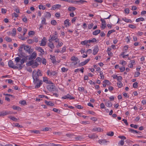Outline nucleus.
I'll return each instance as SVG.
<instances>
[{
  "instance_id": "8fccbe9b",
  "label": "nucleus",
  "mask_w": 146,
  "mask_h": 146,
  "mask_svg": "<svg viewBox=\"0 0 146 146\" xmlns=\"http://www.w3.org/2000/svg\"><path fill=\"white\" fill-rule=\"evenodd\" d=\"M24 48V44H22L20 46L19 48V49H18V51H21L22 50H23V48Z\"/></svg>"
},
{
  "instance_id": "f704fd0d",
  "label": "nucleus",
  "mask_w": 146,
  "mask_h": 146,
  "mask_svg": "<svg viewBox=\"0 0 146 146\" xmlns=\"http://www.w3.org/2000/svg\"><path fill=\"white\" fill-rule=\"evenodd\" d=\"M33 61H34L33 60L29 61L27 63L26 65L27 66H29L31 65L32 66L33 64Z\"/></svg>"
},
{
  "instance_id": "412c9836",
  "label": "nucleus",
  "mask_w": 146,
  "mask_h": 146,
  "mask_svg": "<svg viewBox=\"0 0 146 146\" xmlns=\"http://www.w3.org/2000/svg\"><path fill=\"white\" fill-rule=\"evenodd\" d=\"M115 32V31L114 29L111 30L109 31L107 35V36L108 37H109L111 33Z\"/></svg>"
},
{
  "instance_id": "4c0bfd02",
  "label": "nucleus",
  "mask_w": 146,
  "mask_h": 146,
  "mask_svg": "<svg viewBox=\"0 0 146 146\" xmlns=\"http://www.w3.org/2000/svg\"><path fill=\"white\" fill-rule=\"evenodd\" d=\"M88 43V40H85L84 41L81 42V44L82 45H85L86 44Z\"/></svg>"
},
{
  "instance_id": "e433bc0d",
  "label": "nucleus",
  "mask_w": 146,
  "mask_h": 146,
  "mask_svg": "<svg viewBox=\"0 0 146 146\" xmlns=\"http://www.w3.org/2000/svg\"><path fill=\"white\" fill-rule=\"evenodd\" d=\"M117 85L118 87L119 88H121L122 86V84L121 81H119L117 83Z\"/></svg>"
},
{
  "instance_id": "680f3d73",
  "label": "nucleus",
  "mask_w": 146,
  "mask_h": 146,
  "mask_svg": "<svg viewBox=\"0 0 146 146\" xmlns=\"http://www.w3.org/2000/svg\"><path fill=\"white\" fill-rule=\"evenodd\" d=\"M5 39L6 41L8 42H11L12 41V39L9 37H6Z\"/></svg>"
},
{
  "instance_id": "09e8293b",
  "label": "nucleus",
  "mask_w": 146,
  "mask_h": 146,
  "mask_svg": "<svg viewBox=\"0 0 146 146\" xmlns=\"http://www.w3.org/2000/svg\"><path fill=\"white\" fill-rule=\"evenodd\" d=\"M69 20L68 19H67L65 20L64 21V23L65 25L67 24L68 26H69L70 23L69 22Z\"/></svg>"
},
{
  "instance_id": "603ef678",
  "label": "nucleus",
  "mask_w": 146,
  "mask_h": 146,
  "mask_svg": "<svg viewBox=\"0 0 146 146\" xmlns=\"http://www.w3.org/2000/svg\"><path fill=\"white\" fill-rule=\"evenodd\" d=\"M107 135L109 136H112L113 135L114 133L113 131L110 132L108 133Z\"/></svg>"
},
{
  "instance_id": "72a5a7b5",
  "label": "nucleus",
  "mask_w": 146,
  "mask_h": 146,
  "mask_svg": "<svg viewBox=\"0 0 146 146\" xmlns=\"http://www.w3.org/2000/svg\"><path fill=\"white\" fill-rule=\"evenodd\" d=\"M108 142V141H106L105 140H99V142L101 144H104Z\"/></svg>"
},
{
  "instance_id": "393cba45",
  "label": "nucleus",
  "mask_w": 146,
  "mask_h": 146,
  "mask_svg": "<svg viewBox=\"0 0 146 146\" xmlns=\"http://www.w3.org/2000/svg\"><path fill=\"white\" fill-rule=\"evenodd\" d=\"M48 46L51 49H53L54 48V46L53 43L51 42H50L48 43Z\"/></svg>"
},
{
  "instance_id": "9d476101",
  "label": "nucleus",
  "mask_w": 146,
  "mask_h": 146,
  "mask_svg": "<svg viewBox=\"0 0 146 146\" xmlns=\"http://www.w3.org/2000/svg\"><path fill=\"white\" fill-rule=\"evenodd\" d=\"M45 37H44L42 39L41 42L40 43V45L42 46H44L46 44V42L45 41Z\"/></svg>"
},
{
  "instance_id": "cd10ccee",
  "label": "nucleus",
  "mask_w": 146,
  "mask_h": 146,
  "mask_svg": "<svg viewBox=\"0 0 146 146\" xmlns=\"http://www.w3.org/2000/svg\"><path fill=\"white\" fill-rule=\"evenodd\" d=\"M144 20V19L143 18L140 17L137 19H136V21L137 22H139L141 21H143Z\"/></svg>"
},
{
  "instance_id": "2eb2a0df",
  "label": "nucleus",
  "mask_w": 146,
  "mask_h": 146,
  "mask_svg": "<svg viewBox=\"0 0 146 146\" xmlns=\"http://www.w3.org/2000/svg\"><path fill=\"white\" fill-rule=\"evenodd\" d=\"M1 112L2 116H4L7 115H9L11 113H12L11 112H9V111H3Z\"/></svg>"
},
{
  "instance_id": "2f4dec72",
  "label": "nucleus",
  "mask_w": 146,
  "mask_h": 146,
  "mask_svg": "<svg viewBox=\"0 0 146 146\" xmlns=\"http://www.w3.org/2000/svg\"><path fill=\"white\" fill-rule=\"evenodd\" d=\"M35 70V73L36 74H37L39 76H41L42 75L41 73V72L38 69V70L37 72H36V71Z\"/></svg>"
},
{
  "instance_id": "aec40b11",
  "label": "nucleus",
  "mask_w": 146,
  "mask_h": 146,
  "mask_svg": "<svg viewBox=\"0 0 146 146\" xmlns=\"http://www.w3.org/2000/svg\"><path fill=\"white\" fill-rule=\"evenodd\" d=\"M105 105L108 107H111L112 106V104L111 102L109 101H108L105 103Z\"/></svg>"
},
{
  "instance_id": "f8f14e48",
  "label": "nucleus",
  "mask_w": 146,
  "mask_h": 146,
  "mask_svg": "<svg viewBox=\"0 0 146 146\" xmlns=\"http://www.w3.org/2000/svg\"><path fill=\"white\" fill-rule=\"evenodd\" d=\"M61 7V5H60L57 4L54 5L52 7V8L51 9L52 10H55L56 9H58L60 7Z\"/></svg>"
},
{
  "instance_id": "7ed1b4c3",
  "label": "nucleus",
  "mask_w": 146,
  "mask_h": 146,
  "mask_svg": "<svg viewBox=\"0 0 146 146\" xmlns=\"http://www.w3.org/2000/svg\"><path fill=\"white\" fill-rule=\"evenodd\" d=\"M24 50L29 54H31L33 51V49L31 48V47L28 45L25 46V45Z\"/></svg>"
},
{
  "instance_id": "79ce46f5",
  "label": "nucleus",
  "mask_w": 146,
  "mask_h": 146,
  "mask_svg": "<svg viewBox=\"0 0 146 146\" xmlns=\"http://www.w3.org/2000/svg\"><path fill=\"white\" fill-rule=\"evenodd\" d=\"M42 20L41 21V23L42 24H44L46 25V19L43 17H42L41 18Z\"/></svg>"
},
{
  "instance_id": "c9c22d12",
  "label": "nucleus",
  "mask_w": 146,
  "mask_h": 146,
  "mask_svg": "<svg viewBox=\"0 0 146 146\" xmlns=\"http://www.w3.org/2000/svg\"><path fill=\"white\" fill-rule=\"evenodd\" d=\"M75 138L76 140H81L83 139V137L81 136H78L75 137Z\"/></svg>"
},
{
  "instance_id": "1a4fd4ad",
  "label": "nucleus",
  "mask_w": 146,
  "mask_h": 146,
  "mask_svg": "<svg viewBox=\"0 0 146 146\" xmlns=\"http://www.w3.org/2000/svg\"><path fill=\"white\" fill-rule=\"evenodd\" d=\"M99 51V48L98 46H95L93 50V54L94 55L96 54Z\"/></svg>"
},
{
  "instance_id": "20e7f679",
  "label": "nucleus",
  "mask_w": 146,
  "mask_h": 146,
  "mask_svg": "<svg viewBox=\"0 0 146 146\" xmlns=\"http://www.w3.org/2000/svg\"><path fill=\"white\" fill-rule=\"evenodd\" d=\"M35 70H34L32 73V77L33 79V82H35V81L39 80V76L36 74L35 73Z\"/></svg>"
},
{
  "instance_id": "864d4df0",
  "label": "nucleus",
  "mask_w": 146,
  "mask_h": 146,
  "mask_svg": "<svg viewBox=\"0 0 146 146\" xmlns=\"http://www.w3.org/2000/svg\"><path fill=\"white\" fill-rule=\"evenodd\" d=\"M128 27L132 29H135L136 28V27L133 25H129Z\"/></svg>"
},
{
  "instance_id": "4468645a",
  "label": "nucleus",
  "mask_w": 146,
  "mask_h": 146,
  "mask_svg": "<svg viewBox=\"0 0 146 146\" xmlns=\"http://www.w3.org/2000/svg\"><path fill=\"white\" fill-rule=\"evenodd\" d=\"M27 58V57H26ZM27 58H23L21 60V64H19V66H22L21 65L23 64L26 61H27Z\"/></svg>"
},
{
  "instance_id": "6e6d98bb",
  "label": "nucleus",
  "mask_w": 146,
  "mask_h": 146,
  "mask_svg": "<svg viewBox=\"0 0 146 146\" xmlns=\"http://www.w3.org/2000/svg\"><path fill=\"white\" fill-rule=\"evenodd\" d=\"M92 52V50L91 49H89L87 50L86 52V53L88 54H90Z\"/></svg>"
},
{
  "instance_id": "bf43d9fd",
  "label": "nucleus",
  "mask_w": 146,
  "mask_h": 146,
  "mask_svg": "<svg viewBox=\"0 0 146 146\" xmlns=\"http://www.w3.org/2000/svg\"><path fill=\"white\" fill-rule=\"evenodd\" d=\"M100 75L101 78L102 79H104V76L103 74V72L102 71H100Z\"/></svg>"
},
{
  "instance_id": "ea45409f",
  "label": "nucleus",
  "mask_w": 146,
  "mask_h": 146,
  "mask_svg": "<svg viewBox=\"0 0 146 146\" xmlns=\"http://www.w3.org/2000/svg\"><path fill=\"white\" fill-rule=\"evenodd\" d=\"M76 2V3H80V4H83L84 2H87L86 1H84L83 0H80L79 1H77Z\"/></svg>"
},
{
  "instance_id": "13d9d810",
  "label": "nucleus",
  "mask_w": 146,
  "mask_h": 146,
  "mask_svg": "<svg viewBox=\"0 0 146 146\" xmlns=\"http://www.w3.org/2000/svg\"><path fill=\"white\" fill-rule=\"evenodd\" d=\"M138 87V83L137 82H134L133 84V87L134 88H136Z\"/></svg>"
},
{
  "instance_id": "a878e982",
  "label": "nucleus",
  "mask_w": 146,
  "mask_h": 146,
  "mask_svg": "<svg viewBox=\"0 0 146 146\" xmlns=\"http://www.w3.org/2000/svg\"><path fill=\"white\" fill-rule=\"evenodd\" d=\"M8 118L13 121H17V119L14 116H8Z\"/></svg>"
},
{
  "instance_id": "bb28decb",
  "label": "nucleus",
  "mask_w": 146,
  "mask_h": 146,
  "mask_svg": "<svg viewBox=\"0 0 146 146\" xmlns=\"http://www.w3.org/2000/svg\"><path fill=\"white\" fill-rule=\"evenodd\" d=\"M76 8L73 7H69L68 8V10L70 11H74L76 10Z\"/></svg>"
},
{
  "instance_id": "39448f33",
  "label": "nucleus",
  "mask_w": 146,
  "mask_h": 146,
  "mask_svg": "<svg viewBox=\"0 0 146 146\" xmlns=\"http://www.w3.org/2000/svg\"><path fill=\"white\" fill-rule=\"evenodd\" d=\"M47 74L49 76H54L57 73L55 71H50L49 70H48L47 72Z\"/></svg>"
},
{
  "instance_id": "338daca9",
  "label": "nucleus",
  "mask_w": 146,
  "mask_h": 146,
  "mask_svg": "<svg viewBox=\"0 0 146 146\" xmlns=\"http://www.w3.org/2000/svg\"><path fill=\"white\" fill-rule=\"evenodd\" d=\"M19 103L23 105H24L26 104V102L25 100H23L21 102H20Z\"/></svg>"
},
{
  "instance_id": "5701e85b",
  "label": "nucleus",
  "mask_w": 146,
  "mask_h": 146,
  "mask_svg": "<svg viewBox=\"0 0 146 146\" xmlns=\"http://www.w3.org/2000/svg\"><path fill=\"white\" fill-rule=\"evenodd\" d=\"M101 32L100 30H97L95 31H94L92 33L93 35H97L98 34L100 33Z\"/></svg>"
},
{
  "instance_id": "423d86ee",
  "label": "nucleus",
  "mask_w": 146,
  "mask_h": 146,
  "mask_svg": "<svg viewBox=\"0 0 146 146\" xmlns=\"http://www.w3.org/2000/svg\"><path fill=\"white\" fill-rule=\"evenodd\" d=\"M55 86L53 84L52 85H48L46 86L47 89L50 91H54V89Z\"/></svg>"
},
{
  "instance_id": "37998d69",
  "label": "nucleus",
  "mask_w": 146,
  "mask_h": 146,
  "mask_svg": "<svg viewBox=\"0 0 146 146\" xmlns=\"http://www.w3.org/2000/svg\"><path fill=\"white\" fill-rule=\"evenodd\" d=\"M12 108L14 110H19L21 109V108L18 106H13L12 107Z\"/></svg>"
},
{
  "instance_id": "dca6fc26",
  "label": "nucleus",
  "mask_w": 146,
  "mask_h": 146,
  "mask_svg": "<svg viewBox=\"0 0 146 146\" xmlns=\"http://www.w3.org/2000/svg\"><path fill=\"white\" fill-rule=\"evenodd\" d=\"M122 19L123 21H124L126 23H132V21L131 19H127L126 18H123Z\"/></svg>"
},
{
  "instance_id": "4d7b16f0",
  "label": "nucleus",
  "mask_w": 146,
  "mask_h": 146,
  "mask_svg": "<svg viewBox=\"0 0 146 146\" xmlns=\"http://www.w3.org/2000/svg\"><path fill=\"white\" fill-rule=\"evenodd\" d=\"M66 46H64L62 48V50L60 52L61 53H63L64 52H65L66 50Z\"/></svg>"
},
{
  "instance_id": "774afa93",
  "label": "nucleus",
  "mask_w": 146,
  "mask_h": 146,
  "mask_svg": "<svg viewBox=\"0 0 146 146\" xmlns=\"http://www.w3.org/2000/svg\"><path fill=\"white\" fill-rule=\"evenodd\" d=\"M20 60V59L19 57H17L15 59V61L16 63H18L19 62V61Z\"/></svg>"
},
{
  "instance_id": "f3484780",
  "label": "nucleus",
  "mask_w": 146,
  "mask_h": 146,
  "mask_svg": "<svg viewBox=\"0 0 146 146\" xmlns=\"http://www.w3.org/2000/svg\"><path fill=\"white\" fill-rule=\"evenodd\" d=\"M97 137V135L94 134L89 135L88 136V137L89 138L93 139H95Z\"/></svg>"
},
{
  "instance_id": "a18cd8bd",
  "label": "nucleus",
  "mask_w": 146,
  "mask_h": 146,
  "mask_svg": "<svg viewBox=\"0 0 146 146\" xmlns=\"http://www.w3.org/2000/svg\"><path fill=\"white\" fill-rule=\"evenodd\" d=\"M27 42L29 44H32L34 42V41L32 39H29L27 40Z\"/></svg>"
},
{
  "instance_id": "9b49d317",
  "label": "nucleus",
  "mask_w": 146,
  "mask_h": 146,
  "mask_svg": "<svg viewBox=\"0 0 146 146\" xmlns=\"http://www.w3.org/2000/svg\"><path fill=\"white\" fill-rule=\"evenodd\" d=\"M36 53L35 52H34L31 54V56L29 58V60H31L35 58L36 56Z\"/></svg>"
},
{
  "instance_id": "49530a36",
  "label": "nucleus",
  "mask_w": 146,
  "mask_h": 146,
  "mask_svg": "<svg viewBox=\"0 0 146 146\" xmlns=\"http://www.w3.org/2000/svg\"><path fill=\"white\" fill-rule=\"evenodd\" d=\"M46 14L45 16L46 17L50 18V17L51 16L50 13L49 12H46Z\"/></svg>"
},
{
  "instance_id": "de8ad7c7",
  "label": "nucleus",
  "mask_w": 146,
  "mask_h": 146,
  "mask_svg": "<svg viewBox=\"0 0 146 146\" xmlns=\"http://www.w3.org/2000/svg\"><path fill=\"white\" fill-rule=\"evenodd\" d=\"M38 8L39 9H42L43 10H44L45 9V7L43 5H40L38 6Z\"/></svg>"
},
{
  "instance_id": "3c124183",
  "label": "nucleus",
  "mask_w": 146,
  "mask_h": 146,
  "mask_svg": "<svg viewBox=\"0 0 146 146\" xmlns=\"http://www.w3.org/2000/svg\"><path fill=\"white\" fill-rule=\"evenodd\" d=\"M130 126L132 127H133L135 129H137L138 127V125H134L133 124H131L130 125Z\"/></svg>"
},
{
  "instance_id": "0eeeda50",
  "label": "nucleus",
  "mask_w": 146,
  "mask_h": 146,
  "mask_svg": "<svg viewBox=\"0 0 146 146\" xmlns=\"http://www.w3.org/2000/svg\"><path fill=\"white\" fill-rule=\"evenodd\" d=\"M57 38L58 36L57 35H54L52 36L51 35L50 36V38L48 40V41L49 42H51L53 40H54L56 39Z\"/></svg>"
},
{
  "instance_id": "f03ea898",
  "label": "nucleus",
  "mask_w": 146,
  "mask_h": 146,
  "mask_svg": "<svg viewBox=\"0 0 146 146\" xmlns=\"http://www.w3.org/2000/svg\"><path fill=\"white\" fill-rule=\"evenodd\" d=\"M34 84L35 85V88L37 89L39 88L42 84L43 82L42 80H36L35 82H33Z\"/></svg>"
},
{
  "instance_id": "58836bf2",
  "label": "nucleus",
  "mask_w": 146,
  "mask_h": 146,
  "mask_svg": "<svg viewBox=\"0 0 146 146\" xmlns=\"http://www.w3.org/2000/svg\"><path fill=\"white\" fill-rule=\"evenodd\" d=\"M67 98L68 99H69L70 100L71 99H75V98L72 96L71 95H70L69 94H67Z\"/></svg>"
},
{
  "instance_id": "7c9ffc66",
  "label": "nucleus",
  "mask_w": 146,
  "mask_h": 146,
  "mask_svg": "<svg viewBox=\"0 0 146 146\" xmlns=\"http://www.w3.org/2000/svg\"><path fill=\"white\" fill-rule=\"evenodd\" d=\"M88 41L89 43H94L96 42V40L95 38H93L92 40H88Z\"/></svg>"
},
{
  "instance_id": "b1692460",
  "label": "nucleus",
  "mask_w": 146,
  "mask_h": 146,
  "mask_svg": "<svg viewBox=\"0 0 146 146\" xmlns=\"http://www.w3.org/2000/svg\"><path fill=\"white\" fill-rule=\"evenodd\" d=\"M33 64L32 67L33 68H36L38 65L36 61H33Z\"/></svg>"
},
{
  "instance_id": "5fc2aeb1",
  "label": "nucleus",
  "mask_w": 146,
  "mask_h": 146,
  "mask_svg": "<svg viewBox=\"0 0 146 146\" xmlns=\"http://www.w3.org/2000/svg\"><path fill=\"white\" fill-rule=\"evenodd\" d=\"M56 23V22L55 20H52L51 21V24L54 25H55Z\"/></svg>"
},
{
  "instance_id": "6ab92c4d",
  "label": "nucleus",
  "mask_w": 146,
  "mask_h": 146,
  "mask_svg": "<svg viewBox=\"0 0 146 146\" xmlns=\"http://www.w3.org/2000/svg\"><path fill=\"white\" fill-rule=\"evenodd\" d=\"M104 19H103L101 18L100 19V21H102V26L101 27V28L103 27V26H106V22L104 20Z\"/></svg>"
},
{
  "instance_id": "c85d7f7f",
  "label": "nucleus",
  "mask_w": 146,
  "mask_h": 146,
  "mask_svg": "<svg viewBox=\"0 0 146 146\" xmlns=\"http://www.w3.org/2000/svg\"><path fill=\"white\" fill-rule=\"evenodd\" d=\"M18 37L20 39L23 40H25L27 38V37L24 36H22L21 35H18Z\"/></svg>"
},
{
  "instance_id": "a211bd4d",
  "label": "nucleus",
  "mask_w": 146,
  "mask_h": 146,
  "mask_svg": "<svg viewBox=\"0 0 146 146\" xmlns=\"http://www.w3.org/2000/svg\"><path fill=\"white\" fill-rule=\"evenodd\" d=\"M51 58L50 59L51 60L52 63L53 64H54L56 62V61L55 59V56H52V55H50Z\"/></svg>"
},
{
  "instance_id": "0e129e2a",
  "label": "nucleus",
  "mask_w": 146,
  "mask_h": 146,
  "mask_svg": "<svg viewBox=\"0 0 146 146\" xmlns=\"http://www.w3.org/2000/svg\"><path fill=\"white\" fill-rule=\"evenodd\" d=\"M61 70L62 72H66L68 71V69H67L64 67H63L62 68Z\"/></svg>"
},
{
  "instance_id": "69168bd1",
  "label": "nucleus",
  "mask_w": 146,
  "mask_h": 146,
  "mask_svg": "<svg viewBox=\"0 0 146 146\" xmlns=\"http://www.w3.org/2000/svg\"><path fill=\"white\" fill-rule=\"evenodd\" d=\"M63 44V43L62 42H58V44L56 46V47L58 48L60 46H62Z\"/></svg>"
},
{
  "instance_id": "052dcab7",
  "label": "nucleus",
  "mask_w": 146,
  "mask_h": 146,
  "mask_svg": "<svg viewBox=\"0 0 146 146\" xmlns=\"http://www.w3.org/2000/svg\"><path fill=\"white\" fill-rule=\"evenodd\" d=\"M94 25L93 23H91V24H89L88 25V27L89 29H91Z\"/></svg>"
},
{
  "instance_id": "ddd939ff",
  "label": "nucleus",
  "mask_w": 146,
  "mask_h": 146,
  "mask_svg": "<svg viewBox=\"0 0 146 146\" xmlns=\"http://www.w3.org/2000/svg\"><path fill=\"white\" fill-rule=\"evenodd\" d=\"M44 102L48 106H53L54 105V103L50 101L48 102L47 101L45 100L44 101Z\"/></svg>"
},
{
  "instance_id": "6e6552de",
  "label": "nucleus",
  "mask_w": 146,
  "mask_h": 146,
  "mask_svg": "<svg viewBox=\"0 0 146 146\" xmlns=\"http://www.w3.org/2000/svg\"><path fill=\"white\" fill-rule=\"evenodd\" d=\"M36 50L40 52L41 54H44V51L43 49L40 47H36L35 48Z\"/></svg>"
},
{
  "instance_id": "f257e3e1",
  "label": "nucleus",
  "mask_w": 146,
  "mask_h": 146,
  "mask_svg": "<svg viewBox=\"0 0 146 146\" xmlns=\"http://www.w3.org/2000/svg\"><path fill=\"white\" fill-rule=\"evenodd\" d=\"M8 66L9 67L13 68L14 69H18L19 70H21L23 68V67L21 66H15L14 65V64L13 62V61L11 60H9L8 62Z\"/></svg>"
},
{
  "instance_id": "e2e57ef3",
  "label": "nucleus",
  "mask_w": 146,
  "mask_h": 146,
  "mask_svg": "<svg viewBox=\"0 0 146 146\" xmlns=\"http://www.w3.org/2000/svg\"><path fill=\"white\" fill-rule=\"evenodd\" d=\"M35 33L34 31H31L29 32V33H28V35L29 36H30L31 35H34Z\"/></svg>"
},
{
  "instance_id": "473e14b6",
  "label": "nucleus",
  "mask_w": 146,
  "mask_h": 146,
  "mask_svg": "<svg viewBox=\"0 0 146 146\" xmlns=\"http://www.w3.org/2000/svg\"><path fill=\"white\" fill-rule=\"evenodd\" d=\"M11 34H12V36H15L16 34V29L15 28H14L12 30V32Z\"/></svg>"
},
{
  "instance_id": "4be33fe9",
  "label": "nucleus",
  "mask_w": 146,
  "mask_h": 146,
  "mask_svg": "<svg viewBox=\"0 0 146 146\" xmlns=\"http://www.w3.org/2000/svg\"><path fill=\"white\" fill-rule=\"evenodd\" d=\"M19 53L20 55L22 57H27V56H26V55L25 53L23 52V50L19 51Z\"/></svg>"
},
{
  "instance_id": "a19ab883",
  "label": "nucleus",
  "mask_w": 146,
  "mask_h": 146,
  "mask_svg": "<svg viewBox=\"0 0 146 146\" xmlns=\"http://www.w3.org/2000/svg\"><path fill=\"white\" fill-rule=\"evenodd\" d=\"M129 131L130 132H131V133H137V130H134L132 129H129Z\"/></svg>"
},
{
  "instance_id": "c756f323",
  "label": "nucleus",
  "mask_w": 146,
  "mask_h": 146,
  "mask_svg": "<svg viewBox=\"0 0 146 146\" xmlns=\"http://www.w3.org/2000/svg\"><path fill=\"white\" fill-rule=\"evenodd\" d=\"M71 60L77 61L79 60L78 58L74 56H72L71 58Z\"/></svg>"
},
{
  "instance_id": "c03bdc74",
  "label": "nucleus",
  "mask_w": 146,
  "mask_h": 146,
  "mask_svg": "<svg viewBox=\"0 0 146 146\" xmlns=\"http://www.w3.org/2000/svg\"><path fill=\"white\" fill-rule=\"evenodd\" d=\"M124 144V140L121 139L118 145H123Z\"/></svg>"
}]
</instances>
